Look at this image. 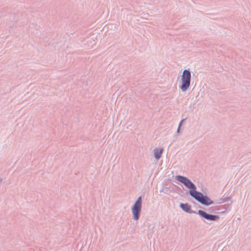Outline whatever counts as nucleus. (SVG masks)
Instances as JSON below:
<instances>
[{"label": "nucleus", "instance_id": "20e7f679", "mask_svg": "<svg viewBox=\"0 0 251 251\" xmlns=\"http://www.w3.org/2000/svg\"><path fill=\"white\" fill-rule=\"evenodd\" d=\"M142 208V198L139 197L132 207L134 219L137 220L140 214Z\"/></svg>", "mask_w": 251, "mask_h": 251}, {"label": "nucleus", "instance_id": "0eeeda50", "mask_svg": "<svg viewBox=\"0 0 251 251\" xmlns=\"http://www.w3.org/2000/svg\"><path fill=\"white\" fill-rule=\"evenodd\" d=\"M163 149H155L154 151V156L156 159H158L160 158L162 153Z\"/></svg>", "mask_w": 251, "mask_h": 251}, {"label": "nucleus", "instance_id": "f03ea898", "mask_svg": "<svg viewBox=\"0 0 251 251\" xmlns=\"http://www.w3.org/2000/svg\"><path fill=\"white\" fill-rule=\"evenodd\" d=\"M176 179L183 183L187 188L190 189V194L201 203L208 205L212 203V201L206 196H204L201 193L196 191L195 185L186 177L177 176Z\"/></svg>", "mask_w": 251, "mask_h": 251}, {"label": "nucleus", "instance_id": "f257e3e1", "mask_svg": "<svg viewBox=\"0 0 251 251\" xmlns=\"http://www.w3.org/2000/svg\"><path fill=\"white\" fill-rule=\"evenodd\" d=\"M176 179L183 183L187 188L190 189V194L201 203L208 205L212 203V201L206 196H204L201 193L196 191L195 185L186 177L177 176Z\"/></svg>", "mask_w": 251, "mask_h": 251}, {"label": "nucleus", "instance_id": "39448f33", "mask_svg": "<svg viewBox=\"0 0 251 251\" xmlns=\"http://www.w3.org/2000/svg\"><path fill=\"white\" fill-rule=\"evenodd\" d=\"M198 213L201 216L204 217V218L207 220L215 221L218 218V217L216 216L208 214L206 212L201 210H199Z\"/></svg>", "mask_w": 251, "mask_h": 251}, {"label": "nucleus", "instance_id": "7ed1b4c3", "mask_svg": "<svg viewBox=\"0 0 251 251\" xmlns=\"http://www.w3.org/2000/svg\"><path fill=\"white\" fill-rule=\"evenodd\" d=\"M191 80V73L189 71L185 70L183 71L181 77V83L180 86L181 90L186 91L190 86Z\"/></svg>", "mask_w": 251, "mask_h": 251}, {"label": "nucleus", "instance_id": "423d86ee", "mask_svg": "<svg viewBox=\"0 0 251 251\" xmlns=\"http://www.w3.org/2000/svg\"><path fill=\"white\" fill-rule=\"evenodd\" d=\"M180 207L183 209V211L188 213H191V206L187 203H181L180 205Z\"/></svg>", "mask_w": 251, "mask_h": 251}]
</instances>
